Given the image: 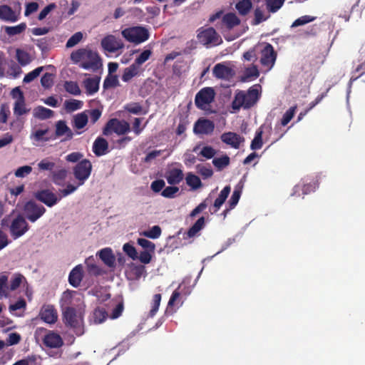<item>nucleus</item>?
<instances>
[{
  "instance_id": "f257e3e1",
  "label": "nucleus",
  "mask_w": 365,
  "mask_h": 365,
  "mask_svg": "<svg viewBox=\"0 0 365 365\" xmlns=\"http://www.w3.org/2000/svg\"><path fill=\"white\" fill-rule=\"evenodd\" d=\"M71 60L76 64L79 63L81 68L93 72L97 71L103 66L99 54L96 51L85 48L73 51Z\"/></svg>"
},
{
  "instance_id": "f03ea898",
  "label": "nucleus",
  "mask_w": 365,
  "mask_h": 365,
  "mask_svg": "<svg viewBox=\"0 0 365 365\" xmlns=\"http://www.w3.org/2000/svg\"><path fill=\"white\" fill-rule=\"evenodd\" d=\"M258 86L255 85L247 91H237L232 103V108L239 110L241 108L249 109L254 106L260 97Z\"/></svg>"
},
{
  "instance_id": "7ed1b4c3",
  "label": "nucleus",
  "mask_w": 365,
  "mask_h": 365,
  "mask_svg": "<svg viewBox=\"0 0 365 365\" xmlns=\"http://www.w3.org/2000/svg\"><path fill=\"white\" fill-rule=\"evenodd\" d=\"M63 318L65 325L71 328L76 335L83 334L82 314L74 307H66L63 311Z\"/></svg>"
},
{
  "instance_id": "20e7f679",
  "label": "nucleus",
  "mask_w": 365,
  "mask_h": 365,
  "mask_svg": "<svg viewBox=\"0 0 365 365\" xmlns=\"http://www.w3.org/2000/svg\"><path fill=\"white\" fill-rule=\"evenodd\" d=\"M121 34L126 41L135 44L143 43L150 37L148 30L141 26L126 28L121 31Z\"/></svg>"
},
{
  "instance_id": "39448f33",
  "label": "nucleus",
  "mask_w": 365,
  "mask_h": 365,
  "mask_svg": "<svg viewBox=\"0 0 365 365\" xmlns=\"http://www.w3.org/2000/svg\"><path fill=\"white\" fill-rule=\"evenodd\" d=\"M130 130V124L125 120H120L118 118L110 119L103 129L104 135H109L112 133H116L118 135H123Z\"/></svg>"
},
{
  "instance_id": "423d86ee",
  "label": "nucleus",
  "mask_w": 365,
  "mask_h": 365,
  "mask_svg": "<svg viewBox=\"0 0 365 365\" xmlns=\"http://www.w3.org/2000/svg\"><path fill=\"white\" fill-rule=\"evenodd\" d=\"M197 38L198 41L204 46H217L222 43V38L217 34L215 29L212 27L206 29L200 28L198 29Z\"/></svg>"
},
{
  "instance_id": "0eeeda50",
  "label": "nucleus",
  "mask_w": 365,
  "mask_h": 365,
  "mask_svg": "<svg viewBox=\"0 0 365 365\" xmlns=\"http://www.w3.org/2000/svg\"><path fill=\"white\" fill-rule=\"evenodd\" d=\"M215 91L212 87H205L195 95V104L200 110H206L207 107L214 101Z\"/></svg>"
},
{
  "instance_id": "6e6552de",
  "label": "nucleus",
  "mask_w": 365,
  "mask_h": 365,
  "mask_svg": "<svg viewBox=\"0 0 365 365\" xmlns=\"http://www.w3.org/2000/svg\"><path fill=\"white\" fill-rule=\"evenodd\" d=\"M46 208L34 200L28 201L24 206L25 217L31 222H35L46 212Z\"/></svg>"
},
{
  "instance_id": "1a4fd4ad",
  "label": "nucleus",
  "mask_w": 365,
  "mask_h": 365,
  "mask_svg": "<svg viewBox=\"0 0 365 365\" xmlns=\"http://www.w3.org/2000/svg\"><path fill=\"white\" fill-rule=\"evenodd\" d=\"M29 229V225L24 217L18 215L15 217L9 227L11 237L16 240L23 236Z\"/></svg>"
},
{
  "instance_id": "9d476101",
  "label": "nucleus",
  "mask_w": 365,
  "mask_h": 365,
  "mask_svg": "<svg viewBox=\"0 0 365 365\" xmlns=\"http://www.w3.org/2000/svg\"><path fill=\"white\" fill-rule=\"evenodd\" d=\"M92 170L91 162L84 159L78 162L73 168V175L78 180V185H82L85 181L89 178Z\"/></svg>"
},
{
  "instance_id": "9b49d317",
  "label": "nucleus",
  "mask_w": 365,
  "mask_h": 365,
  "mask_svg": "<svg viewBox=\"0 0 365 365\" xmlns=\"http://www.w3.org/2000/svg\"><path fill=\"white\" fill-rule=\"evenodd\" d=\"M34 196L36 200L43 203L48 207H53L61 200V197L58 196L49 189L37 190L34 193Z\"/></svg>"
},
{
  "instance_id": "f8f14e48",
  "label": "nucleus",
  "mask_w": 365,
  "mask_h": 365,
  "mask_svg": "<svg viewBox=\"0 0 365 365\" xmlns=\"http://www.w3.org/2000/svg\"><path fill=\"white\" fill-rule=\"evenodd\" d=\"M263 45L264 47L261 50L260 63L269 70L274 66L277 54L272 44L264 43Z\"/></svg>"
},
{
  "instance_id": "ddd939ff",
  "label": "nucleus",
  "mask_w": 365,
  "mask_h": 365,
  "mask_svg": "<svg viewBox=\"0 0 365 365\" xmlns=\"http://www.w3.org/2000/svg\"><path fill=\"white\" fill-rule=\"evenodd\" d=\"M101 44L102 48L109 53H115L123 49L125 46L124 43L120 38L111 34L105 36L101 40Z\"/></svg>"
},
{
  "instance_id": "4468645a",
  "label": "nucleus",
  "mask_w": 365,
  "mask_h": 365,
  "mask_svg": "<svg viewBox=\"0 0 365 365\" xmlns=\"http://www.w3.org/2000/svg\"><path fill=\"white\" fill-rule=\"evenodd\" d=\"M40 319L47 324H55L58 319V312L52 304H43L38 314Z\"/></svg>"
},
{
  "instance_id": "2eb2a0df",
  "label": "nucleus",
  "mask_w": 365,
  "mask_h": 365,
  "mask_svg": "<svg viewBox=\"0 0 365 365\" xmlns=\"http://www.w3.org/2000/svg\"><path fill=\"white\" fill-rule=\"evenodd\" d=\"M55 136L53 139L65 135L63 141L71 140L73 139L74 133L72 130L67 125L66 122L63 120L57 121L55 124Z\"/></svg>"
},
{
  "instance_id": "dca6fc26",
  "label": "nucleus",
  "mask_w": 365,
  "mask_h": 365,
  "mask_svg": "<svg viewBox=\"0 0 365 365\" xmlns=\"http://www.w3.org/2000/svg\"><path fill=\"white\" fill-rule=\"evenodd\" d=\"M215 129L214 123L208 119L200 118L197 120L194 125V133L197 134H211Z\"/></svg>"
},
{
  "instance_id": "f3484780",
  "label": "nucleus",
  "mask_w": 365,
  "mask_h": 365,
  "mask_svg": "<svg viewBox=\"0 0 365 365\" xmlns=\"http://www.w3.org/2000/svg\"><path fill=\"white\" fill-rule=\"evenodd\" d=\"M20 13L4 4L0 6V19L5 22L14 23L19 19Z\"/></svg>"
},
{
  "instance_id": "a211bd4d",
  "label": "nucleus",
  "mask_w": 365,
  "mask_h": 365,
  "mask_svg": "<svg viewBox=\"0 0 365 365\" xmlns=\"http://www.w3.org/2000/svg\"><path fill=\"white\" fill-rule=\"evenodd\" d=\"M220 139L223 143L235 149H238L245 140L242 136L233 132L224 133L221 135Z\"/></svg>"
},
{
  "instance_id": "6ab92c4d",
  "label": "nucleus",
  "mask_w": 365,
  "mask_h": 365,
  "mask_svg": "<svg viewBox=\"0 0 365 365\" xmlns=\"http://www.w3.org/2000/svg\"><path fill=\"white\" fill-rule=\"evenodd\" d=\"M213 76L218 79L229 80L235 75V71L230 67L222 64H216L212 70Z\"/></svg>"
},
{
  "instance_id": "aec40b11",
  "label": "nucleus",
  "mask_w": 365,
  "mask_h": 365,
  "mask_svg": "<svg viewBox=\"0 0 365 365\" xmlns=\"http://www.w3.org/2000/svg\"><path fill=\"white\" fill-rule=\"evenodd\" d=\"M43 343L46 347L59 348L63 344L61 336L52 331H49L43 337Z\"/></svg>"
},
{
  "instance_id": "412c9836",
  "label": "nucleus",
  "mask_w": 365,
  "mask_h": 365,
  "mask_svg": "<svg viewBox=\"0 0 365 365\" xmlns=\"http://www.w3.org/2000/svg\"><path fill=\"white\" fill-rule=\"evenodd\" d=\"M31 110L26 104L24 93H21V97L16 100L14 104L13 112L16 117L23 118V115H27Z\"/></svg>"
},
{
  "instance_id": "4be33fe9",
  "label": "nucleus",
  "mask_w": 365,
  "mask_h": 365,
  "mask_svg": "<svg viewBox=\"0 0 365 365\" xmlns=\"http://www.w3.org/2000/svg\"><path fill=\"white\" fill-rule=\"evenodd\" d=\"M83 271L81 264L76 266L70 272L68 276V282L73 287H78L83 279Z\"/></svg>"
},
{
  "instance_id": "5701e85b",
  "label": "nucleus",
  "mask_w": 365,
  "mask_h": 365,
  "mask_svg": "<svg viewBox=\"0 0 365 365\" xmlns=\"http://www.w3.org/2000/svg\"><path fill=\"white\" fill-rule=\"evenodd\" d=\"M93 152L98 157L106 155L108 153V141L102 137H98L93 144Z\"/></svg>"
},
{
  "instance_id": "b1692460",
  "label": "nucleus",
  "mask_w": 365,
  "mask_h": 365,
  "mask_svg": "<svg viewBox=\"0 0 365 365\" xmlns=\"http://www.w3.org/2000/svg\"><path fill=\"white\" fill-rule=\"evenodd\" d=\"M98 255L103 263L109 267H114L115 264V257L110 248L107 247L101 250Z\"/></svg>"
},
{
  "instance_id": "393cba45",
  "label": "nucleus",
  "mask_w": 365,
  "mask_h": 365,
  "mask_svg": "<svg viewBox=\"0 0 365 365\" xmlns=\"http://www.w3.org/2000/svg\"><path fill=\"white\" fill-rule=\"evenodd\" d=\"M100 81L101 78L99 76L88 78L83 81V86L88 95H93L98 92Z\"/></svg>"
},
{
  "instance_id": "a878e982",
  "label": "nucleus",
  "mask_w": 365,
  "mask_h": 365,
  "mask_svg": "<svg viewBox=\"0 0 365 365\" xmlns=\"http://www.w3.org/2000/svg\"><path fill=\"white\" fill-rule=\"evenodd\" d=\"M33 115L38 120H46L54 115V111L42 106L36 107L33 110Z\"/></svg>"
},
{
  "instance_id": "bb28decb",
  "label": "nucleus",
  "mask_w": 365,
  "mask_h": 365,
  "mask_svg": "<svg viewBox=\"0 0 365 365\" xmlns=\"http://www.w3.org/2000/svg\"><path fill=\"white\" fill-rule=\"evenodd\" d=\"M140 72L141 68L133 63L130 66L124 69L121 79L124 82H129L133 78L138 76Z\"/></svg>"
},
{
  "instance_id": "cd10ccee",
  "label": "nucleus",
  "mask_w": 365,
  "mask_h": 365,
  "mask_svg": "<svg viewBox=\"0 0 365 365\" xmlns=\"http://www.w3.org/2000/svg\"><path fill=\"white\" fill-rule=\"evenodd\" d=\"M183 179V173L181 169L173 168L170 170L166 175V180L170 185L179 184Z\"/></svg>"
},
{
  "instance_id": "c85d7f7f",
  "label": "nucleus",
  "mask_w": 365,
  "mask_h": 365,
  "mask_svg": "<svg viewBox=\"0 0 365 365\" xmlns=\"http://www.w3.org/2000/svg\"><path fill=\"white\" fill-rule=\"evenodd\" d=\"M231 187L230 185L225 186L220 192L219 196L215 200L213 204V213L217 212L221 206L224 204L229 194L230 193Z\"/></svg>"
},
{
  "instance_id": "c756f323",
  "label": "nucleus",
  "mask_w": 365,
  "mask_h": 365,
  "mask_svg": "<svg viewBox=\"0 0 365 365\" xmlns=\"http://www.w3.org/2000/svg\"><path fill=\"white\" fill-rule=\"evenodd\" d=\"M88 121V118L86 112L77 113L73 117L72 125L77 130L83 129L86 127Z\"/></svg>"
},
{
  "instance_id": "7c9ffc66",
  "label": "nucleus",
  "mask_w": 365,
  "mask_h": 365,
  "mask_svg": "<svg viewBox=\"0 0 365 365\" xmlns=\"http://www.w3.org/2000/svg\"><path fill=\"white\" fill-rule=\"evenodd\" d=\"M49 131V128L46 127L45 129H38L32 132L31 139L36 142H48L53 139V137H48L46 135Z\"/></svg>"
},
{
  "instance_id": "2f4dec72",
  "label": "nucleus",
  "mask_w": 365,
  "mask_h": 365,
  "mask_svg": "<svg viewBox=\"0 0 365 365\" xmlns=\"http://www.w3.org/2000/svg\"><path fill=\"white\" fill-rule=\"evenodd\" d=\"M222 22L228 29H231L240 24V19L235 13H227L222 17Z\"/></svg>"
},
{
  "instance_id": "473e14b6",
  "label": "nucleus",
  "mask_w": 365,
  "mask_h": 365,
  "mask_svg": "<svg viewBox=\"0 0 365 365\" xmlns=\"http://www.w3.org/2000/svg\"><path fill=\"white\" fill-rule=\"evenodd\" d=\"M242 187L243 185L241 183V182H240L235 187L232 195L228 202L230 209L235 208V207L237 205L242 194Z\"/></svg>"
},
{
  "instance_id": "72a5a7b5",
  "label": "nucleus",
  "mask_w": 365,
  "mask_h": 365,
  "mask_svg": "<svg viewBox=\"0 0 365 365\" xmlns=\"http://www.w3.org/2000/svg\"><path fill=\"white\" fill-rule=\"evenodd\" d=\"M252 6L250 0H241L236 4L235 8L240 15L245 16L251 10Z\"/></svg>"
},
{
  "instance_id": "f704fd0d",
  "label": "nucleus",
  "mask_w": 365,
  "mask_h": 365,
  "mask_svg": "<svg viewBox=\"0 0 365 365\" xmlns=\"http://www.w3.org/2000/svg\"><path fill=\"white\" fill-rule=\"evenodd\" d=\"M185 180L187 185L191 187L193 190H197L202 187V182L200 178L192 173H187Z\"/></svg>"
},
{
  "instance_id": "c9c22d12",
  "label": "nucleus",
  "mask_w": 365,
  "mask_h": 365,
  "mask_svg": "<svg viewBox=\"0 0 365 365\" xmlns=\"http://www.w3.org/2000/svg\"><path fill=\"white\" fill-rule=\"evenodd\" d=\"M16 58L19 64L22 66L28 65L31 61L29 53L20 48L16 49Z\"/></svg>"
},
{
  "instance_id": "e433bc0d",
  "label": "nucleus",
  "mask_w": 365,
  "mask_h": 365,
  "mask_svg": "<svg viewBox=\"0 0 365 365\" xmlns=\"http://www.w3.org/2000/svg\"><path fill=\"white\" fill-rule=\"evenodd\" d=\"M262 134L263 131L262 127H260L255 133L254 139L251 142L250 148L253 150H259L262 148L263 145L262 142Z\"/></svg>"
},
{
  "instance_id": "4c0bfd02",
  "label": "nucleus",
  "mask_w": 365,
  "mask_h": 365,
  "mask_svg": "<svg viewBox=\"0 0 365 365\" xmlns=\"http://www.w3.org/2000/svg\"><path fill=\"white\" fill-rule=\"evenodd\" d=\"M67 176V170L64 168L60 169L57 171H52L51 178L53 182L58 185L63 183Z\"/></svg>"
},
{
  "instance_id": "58836bf2",
  "label": "nucleus",
  "mask_w": 365,
  "mask_h": 365,
  "mask_svg": "<svg viewBox=\"0 0 365 365\" xmlns=\"http://www.w3.org/2000/svg\"><path fill=\"white\" fill-rule=\"evenodd\" d=\"M230 159L227 155L220 158H215L212 160V164L218 170H222L230 165Z\"/></svg>"
},
{
  "instance_id": "ea45409f",
  "label": "nucleus",
  "mask_w": 365,
  "mask_h": 365,
  "mask_svg": "<svg viewBox=\"0 0 365 365\" xmlns=\"http://www.w3.org/2000/svg\"><path fill=\"white\" fill-rule=\"evenodd\" d=\"M26 29V23H21L14 26H6L5 32L7 35L13 36L23 33Z\"/></svg>"
},
{
  "instance_id": "a19ab883",
  "label": "nucleus",
  "mask_w": 365,
  "mask_h": 365,
  "mask_svg": "<svg viewBox=\"0 0 365 365\" xmlns=\"http://www.w3.org/2000/svg\"><path fill=\"white\" fill-rule=\"evenodd\" d=\"M108 317V313L103 307H97L95 309L93 314V321L96 324L103 322Z\"/></svg>"
},
{
  "instance_id": "79ce46f5",
  "label": "nucleus",
  "mask_w": 365,
  "mask_h": 365,
  "mask_svg": "<svg viewBox=\"0 0 365 365\" xmlns=\"http://www.w3.org/2000/svg\"><path fill=\"white\" fill-rule=\"evenodd\" d=\"M205 225V217H200L194 225L188 230L187 235L191 237H194Z\"/></svg>"
},
{
  "instance_id": "37998d69",
  "label": "nucleus",
  "mask_w": 365,
  "mask_h": 365,
  "mask_svg": "<svg viewBox=\"0 0 365 365\" xmlns=\"http://www.w3.org/2000/svg\"><path fill=\"white\" fill-rule=\"evenodd\" d=\"M85 264L90 273L96 276L101 274V269L95 264V258L93 256L88 257L85 261Z\"/></svg>"
},
{
  "instance_id": "c03bdc74",
  "label": "nucleus",
  "mask_w": 365,
  "mask_h": 365,
  "mask_svg": "<svg viewBox=\"0 0 365 365\" xmlns=\"http://www.w3.org/2000/svg\"><path fill=\"white\" fill-rule=\"evenodd\" d=\"M119 86V81L116 75L108 74L103 81V88L108 89Z\"/></svg>"
},
{
  "instance_id": "a18cd8bd",
  "label": "nucleus",
  "mask_w": 365,
  "mask_h": 365,
  "mask_svg": "<svg viewBox=\"0 0 365 365\" xmlns=\"http://www.w3.org/2000/svg\"><path fill=\"white\" fill-rule=\"evenodd\" d=\"M162 296L160 294H155L153 297V300L151 302V309L149 312V317H153L158 311L160 302H161Z\"/></svg>"
},
{
  "instance_id": "49530a36",
  "label": "nucleus",
  "mask_w": 365,
  "mask_h": 365,
  "mask_svg": "<svg viewBox=\"0 0 365 365\" xmlns=\"http://www.w3.org/2000/svg\"><path fill=\"white\" fill-rule=\"evenodd\" d=\"M64 88L68 93L74 96H79L81 93L78 84L75 81H66Z\"/></svg>"
},
{
  "instance_id": "de8ad7c7",
  "label": "nucleus",
  "mask_w": 365,
  "mask_h": 365,
  "mask_svg": "<svg viewBox=\"0 0 365 365\" xmlns=\"http://www.w3.org/2000/svg\"><path fill=\"white\" fill-rule=\"evenodd\" d=\"M284 0H266L267 10L271 13L277 12L283 5Z\"/></svg>"
},
{
  "instance_id": "09e8293b",
  "label": "nucleus",
  "mask_w": 365,
  "mask_h": 365,
  "mask_svg": "<svg viewBox=\"0 0 365 365\" xmlns=\"http://www.w3.org/2000/svg\"><path fill=\"white\" fill-rule=\"evenodd\" d=\"M297 106L295 105L294 106L290 107L283 115L282 118L281 120V124L283 126L287 125L290 120L294 117L296 110H297Z\"/></svg>"
},
{
  "instance_id": "8fccbe9b",
  "label": "nucleus",
  "mask_w": 365,
  "mask_h": 365,
  "mask_svg": "<svg viewBox=\"0 0 365 365\" xmlns=\"http://www.w3.org/2000/svg\"><path fill=\"white\" fill-rule=\"evenodd\" d=\"M82 106L83 102L76 99L66 101L64 103L65 108L68 112L78 110L82 107Z\"/></svg>"
},
{
  "instance_id": "3c124183",
  "label": "nucleus",
  "mask_w": 365,
  "mask_h": 365,
  "mask_svg": "<svg viewBox=\"0 0 365 365\" xmlns=\"http://www.w3.org/2000/svg\"><path fill=\"white\" fill-rule=\"evenodd\" d=\"M152 55L150 49L144 50L134 61V63L140 68V66L147 61Z\"/></svg>"
},
{
  "instance_id": "603ef678",
  "label": "nucleus",
  "mask_w": 365,
  "mask_h": 365,
  "mask_svg": "<svg viewBox=\"0 0 365 365\" xmlns=\"http://www.w3.org/2000/svg\"><path fill=\"white\" fill-rule=\"evenodd\" d=\"M124 109L130 113L133 114H141L143 111V107L139 103H130L124 106Z\"/></svg>"
},
{
  "instance_id": "864d4df0",
  "label": "nucleus",
  "mask_w": 365,
  "mask_h": 365,
  "mask_svg": "<svg viewBox=\"0 0 365 365\" xmlns=\"http://www.w3.org/2000/svg\"><path fill=\"white\" fill-rule=\"evenodd\" d=\"M43 70V66L38 67L33 70L32 71L28 73L24 78L23 82L25 83H29L33 81L35 78H36L41 71Z\"/></svg>"
},
{
  "instance_id": "5fc2aeb1",
  "label": "nucleus",
  "mask_w": 365,
  "mask_h": 365,
  "mask_svg": "<svg viewBox=\"0 0 365 365\" xmlns=\"http://www.w3.org/2000/svg\"><path fill=\"white\" fill-rule=\"evenodd\" d=\"M23 279H24V277L22 274L19 273L14 274L10 282L9 289L11 291H14L18 289L20 287Z\"/></svg>"
},
{
  "instance_id": "6e6d98bb",
  "label": "nucleus",
  "mask_w": 365,
  "mask_h": 365,
  "mask_svg": "<svg viewBox=\"0 0 365 365\" xmlns=\"http://www.w3.org/2000/svg\"><path fill=\"white\" fill-rule=\"evenodd\" d=\"M38 168L40 170H48L52 173L55 168V163L49 160L48 158L41 160L38 163Z\"/></svg>"
},
{
  "instance_id": "4d7b16f0",
  "label": "nucleus",
  "mask_w": 365,
  "mask_h": 365,
  "mask_svg": "<svg viewBox=\"0 0 365 365\" xmlns=\"http://www.w3.org/2000/svg\"><path fill=\"white\" fill-rule=\"evenodd\" d=\"M83 38V34L80 31L72 35L66 42V46L71 48L77 45Z\"/></svg>"
},
{
  "instance_id": "13d9d810",
  "label": "nucleus",
  "mask_w": 365,
  "mask_h": 365,
  "mask_svg": "<svg viewBox=\"0 0 365 365\" xmlns=\"http://www.w3.org/2000/svg\"><path fill=\"white\" fill-rule=\"evenodd\" d=\"M259 76V72L256 66H252L251 67L247 68L245 71L244 81L250 79V78H256Z\"/></svg>"
},
{
  "instance_id": "bf43d9fd",
  "label": "nucleus",
  "mask_w": 365,
  "mask_h": 365,
  "mask_svg": "<svg viewBox=\"0 0 365 365\" xmlns=\"http://www.w3.org/2000/svg\"><path fill=\"white\" fill-rule=\"evenodd\" d=\"M211 202L209 197L205 198L201 203H200L192 211L190 212V217H195L200 212H202L208 205Z\"/></svg>"
},
{
  "instance_id": "052dcab7",
  "label": "nucleus",
  "mask_w": 365,
  "mask_h": 365,
  "mask_svg": "<svg viewBox=\"0 0 365 365\" xmlns=\"http://www.w3.org/2000/svg\"><path fill=\"white\" fill-rule=\"evenodd\" d=\"M8 277L6 274L0 275V297L8 296Z\"/></svg>"
},
{
  "instance_id": "680f3d73",
  "label": "nucleus",
  "mask_w": 365,
  "mask_h": 365,
  "mask_svg": "<svg viewBox=\"0 0 365 365\" xmlns=\"http://www.w3.org/2000/svg\"><path fill=\"white\" fill-rule=\"evenodd\" d=\"M316 18L305 15L296 19L292 24V27H297L313 21Z\"/></svg>"
},
{
  "instance_id": "e2e57ef3",
  "label": "nucleus",
  "mask_w": 365,
  "mask_h": 365,
  "mask_svg": "<svg viewBox=\"0 0 365 365\" xmlns=\"http://www.w3.org/2000/svg\"><path fill=\"white\" fill-rule=\"evenodd\" d=\"M160 235L161 228L158 225H155L148 231H145L143 232L144 236L151 239L158 238L160 236Z\"/></svg>"
},
{
  "instance_id": "0e129e2a",
  "label": "nucleus",
  "mask_w": 365,
  "mask_h": 365,
  "mask_svg": "<svg viewBox=\"0 0 365 365\" xmlns=\"http://www.w3.org/2000/svg\"><path fill=\"white\" fill-rule=\"evenodd\" d=\"M123 250L124 252L132 259L135 260L138 258V252L136 249L132 245L125 243L123 245Z\"/></svg>"
},
{
  "instance_id": "69168bd1",
  "label": "nucleus",
  "mask_w": 365,
  "mask_h": 365,
  "mask_svg": "<svg viewBox=\"0 0 365 365\" xmlns=\"http://www.w3.org/2000/svg\"><path fill=\"white\" fill-rule=\"evenodd\" d=\"M179 188L176 186H168L163 190L161 195L167 198H173L178 192Z\"/></svg>"
},
{
  "instance_id": "338daca9",
  "label": "nucleus",
  "mask_w": 365,
  "mask_h": 365,
  "mask_svg": "<svg viewBox=\"0 0 365 365\" xmlns=\"http://www.w3.org/2000/svg\"><path fill=\"white\" fill-rule=\"evenodd\" d=\"M32 172L30 165H24L17 168L14 173L16 178H24Z\"/></svg>"
},
{
  "instance_id": "774afa93",
  "label": "nucleus",
  "mask_w": 365,
  "mask_h": 365,
  "mask_svg": "<svg viewBox=\"0 0 365 365\" xmlns=\"http://www.w3.org/2000/svg\"><path fill=\"white\" fill-rule=\"evenodd\" d=\"M53 75L49 73H44L41 78V84L45 88H49L53 86Z\"/></svg>"
}]
</instances>
